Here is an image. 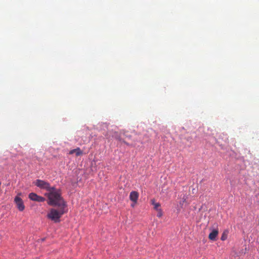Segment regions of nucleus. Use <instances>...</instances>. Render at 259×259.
<instances>
[{"instance_id": "obj_1", "label": "nucleus", "mask_w": 259, "mask_h": 259, "mask_svg": "<svg viewBox=\"0 0 259 259\" xmlns=\"http://www.w3.org/2000/svg\"><path fill=\"white\" fill-rule=\"evenodd\" d=\"M45 195L48 198V204L51 206H67L66 202L61 196V191L53 187Z\"/></svg>"}, {"instance_id": "obj_2", "label": "nucleus", "mask_w": 259, "mask_h": 259, "mask_svg": "<svg viewBox=\"0 0 259 259\" xmlns=\"http://www.w3.org/2000/svg\"><path fill=\"white\" fill-rule=\"evenodd\" d=\"M59 209L51 208L47 214V217L55 223L59 222L62 215L67 212V206H58Z\"/></svg>"}, {"instance_id": "obj_3", "label": "nucleus", "mask_w": 259, "mask_h": 259, "mask_svg": "<svg viewBox=\"0 0 259 259\" xmlns=\"http://www.w3.org/2000/svg\"><path fill=\"white\" fill-rule=\"evenodd\" d=\"M35 186L41 189L46 190L48 192L51 190L53 187H51L50 184L44 180L37 179L33 183Z\"/></svg>"}, {"instance_id": "obj_4", "label": "nucleus", "mask_w": 259, "mask_h": 259, "mask_svg": "<svg viewBox=\"0 0 259 259\" xmlns=\"http://www.w3.org/2000/svg\"><path fill=\"white\" fill-rule=\"evenodd\" d=\"M28 198L32 201L38 202H44L46 200L45 198L39 196L35 193H30L28 195Z\"/></svg>"}, {"instance_id": "obj_5", "label": "nucleus", "mask_w": 259, "mask_h": 259, "mask_svg": "<svg viewBox=\"0 0 259 259\" xmlns=\"http://www.w3.org/2000/svg\"><path fill=\"white\" fill-rule=\"evenodd\" d=\"M14 201L16 204L17 208L21 211H23L25 209V206L22 199L17 196L14 199Z\"/></svg>"}, {"instance_id": "obj_6", "label": "nucleus", "mask_w": 259, "mask_h": 259, "mask_svg": "<svg viewBox=\"0 0 259 259\" xmlns=\"http://www.w3.org/2000/svg\"><path fill=\"white\" fill-rule=\"evenodd\" d=\"M139 197V194L137 191H132L130 194V200L136 203Z\"/></svg>"}, {"instance_id": "obj_7", "label": "nucleus", "mask_w": 259, "mask_h": 259, "mask_svg": "<svg viewBox=\"0 0 259 259\" xmlns=\"http://www.w3.org/2000/svg\"><path fill=\"white\" fill-rule=\"evenodd\" d=\"M219 234V231L217 229L213 230L209 234L208 238L211 240H215L216 237Z\"/></svg>"}, {"instance_id": "obj_8", "label": "nucleus", "mask_w": 259, "mask_h": 259, "mask_svg": "<svg viewBox=\"0 0 259 259\" xmlns=\"http://www.w3.org/2000/svg\"><path fill=\"white\" fill-rule=\"evenodd\" d=\"M74 153H75V155L78 156L82 155L83 152L78 147L76 149L70 150L69 152V154H73Z\"/></svg>"}, {"instance_id": "obj_9", "label": "nucleus", "mask_w": 259, "mask_h": 259, "mask_svg": "<svg viewBox=\"0 0 259 259\" xmlns=\"http://www.w3.org/2000/svg\"><path fill=\"white\" fill-rule=\"evenodd\" d=\"M152 203L154 205V208L156 210H158V209H160V204L159 203L155 202L154 200H152Z\"/></svg>"}, {"instance_id": "obj_10", "label": "nucleus", "mask_w": 259, "mask_h": 259, "mask_svg": "<svg viewBox=\"0 0 259 259\" xmlns=\"http://www.w3.org/2000/svg\"><path fill=\"white\" fill-rule=\"evenodd\" d=\"M228 234V231L227 230L224 231L222 235L221 239L222 241H224V240H226L227 238Z\"/></svg>"}, {"instance_id": "obj_11", "label": "nucleus", "mask_w": 259, "mask_h": 259, "mask_svg": "<svg viewBox=\"0 0 259 259\" xmlns=\"http://www.w3.org/2000/svg\"><path fill=\"white\" fill-rule=\"evenodd\" d=\"M157 211V217H158V218H161L162 215V210L161 209H158Z\"/></svg>"}, {"instance_id": "obj_12", "label": "nucleus", "mask_w": 259, "mask_h": 259, "mask_svg": "<svg viewBox=\"0 0 259 259\" xmlns=\"http://www.w3.org/2000/svg\"><path fill=\"white\" fill-rule=\"evenodd\" d=\"M132 206L134 207V204H132Z\"/></svg>"}, {"instance_id": "obj_13", "label": "nucleus", "mask_w": 259, "mask_h": 259, "mask_svg": "<svg viewBox=\"0 0 259 259\" xmlns=\"http://www.w3.org/2000/svg\"><path fill=\"white\" fill-rule=\"evenodd\" d=\"M185 201V199H184L183 201V203Z\"/></svg>"}]
</instances>
